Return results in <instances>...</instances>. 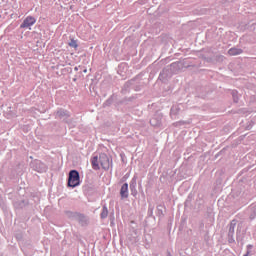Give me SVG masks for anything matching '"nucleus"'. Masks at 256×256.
<instances>
[{
    "label": "nucleus",
    "instance_id": "nucleus-6",
    "mask_svg": "<svg viewBox=\"0 0 256 256\" xmlns=\"http://www.w3.org/2000/svg\"><path fill=\"white\" fill-rule=\"evenodd\" d=\"M99 158H97V157H93L92 158V160H91V164H92V168L94 169V170H99Z\"/></svg>",
    "mask_w": 256,
    "mask_h": 256
},
{
    "label": "nucleus",
    "instance_id": "nucleus-4",
    "mask_svg": "<svg viewBox=\"0 0 256 256\" xmlns=\"http://www.w3.org/2000/svg\"><path fill=\"white\" fill-rule=\"evenodd\" d=\"M120 195L122 199H127L128 197V184L125 183L122 185L121 190H120Z\"/></svg>",
    "mask_w": 256,
    "mask_h": 256
},
{
    "label": "nucleus",
    "instance_id": "nucleus-8",
    "mask_svg": "<svg viewBox=\"0 0 256 256\" xmlns=\"http://www.w3.org/2000/svg\"><path fill=\"white\" fill-rule=\"evenodd\" d=\"M69 47L74 48V49H77V48L79 47L77 40L72 39V40L69 42Z\"/></svg>",
    "mask_w": 256,
    "mask_h": 256
},
{
    "label": "nucleus",
    "instance_id": "nucleus-1",
    "mask_svg": "<svg viewBox=\"0 0 256 256\" xmlns=\"http://www.w3.org/2000/svg\"><path fill=\"white\" fill-rule=\"evenodd\" d=\"M80 185V174L77 170H71L68 177V186L75 188Z\"/></svg>",
    "mask_w": 256,
    "mask_h": 256
},
{
    "label": "nucleus",
    "instance_id": "nucleus-7",
    "mask_svg": "<svg viewBox=\"0 0 256 256\" xmlns=\"http://www.w3.org/2000/svg\"><path fill=\"white\" fill-rule=\"evenodd\" d=\"M108 216H109V210L107 209V206H103L100 217L102 220H104V219H107Z\"/></svg>",
    "mask_w": 256,
    "mask_h": 256
},
{
    "label": "nucleus",
    "instance_id": "nucleus-3",
    "mask_svg": "<svg viewBox=\"0 0 256 256\" xmlns=\"http://www.w3.org/2000/svg\"><path fill=\"white\" fill-rule=\"evenodd\" d=\"M36 23V18L32 16H27L23 22L22 25H20V29H28L29 27H32Z\"/></svg>",
    "mask_w": 256,
    "mask_h": 256
},
{
    "label": "nucleus",
    "instance_id": "nucleus-5",
    "mask_svg": "<svg viewBox=\"0 0 256 256\" xmlns=\"http://www.w3.org/2000/svg\"><path fill=\"white\" fill-rule=\"evenodd\" d=\"M242 53H243V50L239 48H230L228 50L229 56H238V55H241Z\"/></svg>",
    "mask_w": 256,
    "mask_h": 256
},
{
    "label": "nucleus",
    "instance_id": "nucleus-2",
    "mask_svg": "<svg viewBox=\"0 0 256 256\" xmlns=\"http://www.w3.org/2000/svg\"><path fill=\"white\" fill-rule=\"evenodd\" d=\"M99 163L104 170H109L111 167V161H109V156L107 154H101L99 156Z\"/></svg>",
    "mask_w": 256,
    "mask_h": 256
},
{
    "label": "nucleus",
    "instance_id": "nucleus-9",
    "mask_svg": "<svg viewBox=\"0 0 256 256\" xmlns=\"http://www.w3.org/2000/svg\"><path fill=\"white\" fill-rule=\"evenodd\" d=\"M249 254H250V252H247L245 255H243V256H249Z\"/></svg>",
    "mask_w": 256,
    "mask_h": 256
}]
</instances>
